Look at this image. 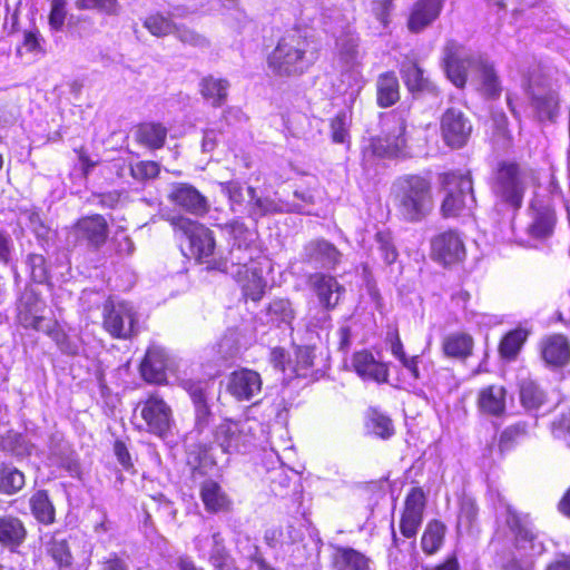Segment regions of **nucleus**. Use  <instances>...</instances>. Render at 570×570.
<instances>
[{
    "label": "nucleus",
    "mask_w": 570,
    "mask_h": 570,
    "mask_svg": "<svg viewBox=\"0 0 570 570\" xmlns=\"http://www.w3.org/2000/svg\"><path fill=\"white\" fill-rule=\"evenodd\" d=\"M316 60V50L307 28H292L277 41L267 57L269 70L278 77H297L306 72Z\"/></svg>",
    "instance_id": "1"
},
{
    "label": "nucleus",
    "mask_w": 570,
    "mask_h": 570,
    "mask_svg": "<svg viewBox=\"0 0 570 570\" xmlns=\"http://www.w3.org/2000/svg\"><path fill=\"white\" fill-rule=\"evenodd\" d=\"M443 62L448 78L458 88L464 87L469 73H475L489 98L500 96L499 78L493 66L482 55L470 53L462 45L451 39L443 48Z\"/></svg>",
    "instance_id": "2"
},
{
    "label": "nucleus",
    "mask_w": 570,
    "mask_h": 570,
    "mask_svg": "<svg viewBox=\"0 0 570 570\" xmlns=\"http://www.w3.org/2000/svg\"><path fill=\"white\" fill-rule=\"evenodd\" d=\"M505 523L514 534V547L525 559L512 558L504 570H532V559L546 551L541 533L528 513H520L512 508L507 509Z\"/></svg>",
    "instance_id": "3"
},
{
    "label": "nucleus",
    "mask_w": 570,
    "mask_h": 570,
    "mask_svg": "<svg viewBox=\"0 0 570 570\" xmlns=\"http://www.w3.org/2000/svg\"><path fill=\"white\" fill-rule=\"evenodd\" d=\"M227 230L232 238L228 261L230 267L228 272L235 278H242L243 274L248 276L250 267H262V261L265 259L257 245V235L253 227L235 219L227 224Z\"/></svg>",
    "instance_id": "4"
},
{
    "label": "nucleus",
    "mask_w": 570,
    "mask_h": 570,
    "mask_svg": "<svg viewBox=\"0 0 570 570\" xmlns=\"http://www.w3.org/2000/svg\"><path fill=\"white\" fill-rule=\"evenodd\" d=\"M534 118L540 122H556L560 111V98L549 78L534 69L523 82Z\"/></svg>",
    "instance_id": "5"
},
{
    "label": "nucleus",
    "mask_w": 570,
    "mask_h": 570,
    "mask_svg": "<svg viewBox=\"0 0 570 570\" xmlns=\"http://www.w3.org/2000/svg\"><path fill=\"white\" fill-rule=\"evenodd\" d=\"M499 204L507 210L518 212L523 204L527 191V181L519 165L514 163H500L492 186Z\"/></svg>",
    "instance_id": "6"
},
{
    "label": "nucleus",
    "mask_w": 570,
    "mask_h": 570,
    "mask_svg": "<svg viewBox=\"0 0 570 570\" xmlns=\"http://www.w3.org/2000/svg\"><path fill=\"white\" fill-rule=\"evenodd\" d=\"M448 194L441 205V214L472 213L475 207L472 179L469 171H453L444 177Z\"/></svg>",
    "instance_id": "7"
},
{
    "label": "nucleus",
    "mask_w": 570,
    "mask_h": 570,
    "mask_svg": "<svg viewBox=\"0 0 570 570\" xmlns=\"http://www.w3.org/2000/svg\"><path fill=\"white\" fill-rule=\"evenodd\" d=\"M104 328L115 338H128L138 331V317L130 302L109 298L104 304Z\"/></svg>",
    "instance_id": "8"
},
{
    "label": "nucleus",
    "mask_w": 570,
    "mask_h": 570,
    "mask_svg": "<svg viewBox=\"0 0 570 570\" xmlns=\"http://www.w3.org/2000/svg\"><path fill=\"white\" fill-rule=\"evenodd\" d=\"M214 440L223 453L232 454L249 451L256 438L250 422L227 421L216 428Z\"/></svg>",
    "instance_id": "9"
},
{
    "label": "nucleus",
    "mask_w": 570,
    "mask_h": 570,
    "mask_svg": "<svg viewBox=\"0 0 570 570\" xmlns=\"http://www.w3.org/2000/svg\"><path fill=\"white\" fill-rule=\"evenodd\" d=\"M169 218L174 229L181 232L187 237L190 252L196 259H207L214 254L216 243L209 228L188 216H169Z\"/></svg>",
    "instance_id": "10"
},
{
    "label": "nucleus",
    "mask_w": 570,
    "mask_h": 570,
    "mask_svg": "<svg viewBox=\"0 0 570 570\" xmlns=\"http://www.w3.org/2000/svg\"><path fill=\"white\" fill-rule=\"evenodd\" d=\"M400 204L409 214H429L434 206L430 181L416 175L403 178Z\"/></svg>",
    "instance_id": "11"
},
{
    "label": "nucleus",
    "mask_w": 570,
    "mask_h": 570,
    "mask_svg": "<svg viewBox=\"0 0 570 570\" xmlns=\"http://www.w3.org/2000/svg\"><path fill=\"white\" fill-rule=\"evenodd\" d=\"M140 406L147 431L161 439L167 438L174 425L170 406L157 395H150Z\"/></svg>",
    "instance_id": "12"
},
{
    "label": "nucleus",
    "mask_w": 570,
    "mask_h": 570,
    "mask_svg": "<svg viewBox=\"0 0 570 570\" xmlns=\"http://www.w3.org/2000/svg\"><path fill=\"white\" fill-rule=\"evenodd\" d=\"M470 118L459 108H448L441 118V134L444 142L454 149L464 147L472 134Z\"/></svg>",
    "instance_id": "13"
},
{
    "label": "nucleus",
    "mask_w": 570,
    "mask_h": 570,
    "mask_svg": "<svg viewBox=\"0 0 570 570\" xmlns=\"http://www.w3.org/2000/svg\"><path fill=\"white\" fill-rule=\"evenodd\" d=\"M167 199L175 208L188 214H207L210 209L207 197L189 183L169 184Z\"/></svg>",
    "instance_id": "14"
},
{
    "label": "nucleus",
    "mask_w": 570,
    "mask_h": 570,
    "mask_svg": "<svg viewBox=\"0 0 570 570\" xmlns=\"http://www.w3.org/2000/svg\"><path fill=\"white\" fill-rule=\"evenodd\" d=\"M212 380H184L183 387L189 394L195 410V429L202 433L209 426L213 413L208 404L209 394L213 390Z\"/></svg>",
    "instance_id": "15"
},
{
    "label": "nucleus",
    "mask_w": 570,
    "mask_h": 570,
    "mask_svg": "<svg viewBox=\"0 0 570 570\" xmlns=\"http://www.w3.org/2000/svg\"><path fill=\"white\" fill-rule=\"evenodd\" d=\"M263 380L254 370L233 371L226 382V391L238 402L252 401L262 392Z\"/></svg>",
    "instance_id": "16"
},
{
    "label": "nucleus",
    "mask_w": 570,
    "mask_h": 570,
    "mask_svg": "<svg viewBox=\"0 0 570 570\" xmlns=\"http://www.w3.org/2000/svg\"><path fill=\"white\" fill-rule=\"evenodd\" d=\"M342 256L334 244L323 238L308 242L302 252V261L314 268L335 269Z\"/></svg>",
    "instance_id": "17"
},
{
    "label": "nucleus",
    "mask_w": 570,
    "mask_h": 570,
    "mask_svg": "<svg viewBox=\"0 0 570 570\" xmlns=\"http://www.w3.org/2000/svg\"><path fill=\"white\" fill-rule=\"evenodd\" d=\"M307 285L326 311L334 309L345 293L344 286L336 277L321 272L309 274Z\"/></svg>",
    "instance_id": "18"
},
{
    "label": "nucleus",
    "mask_w": 570,
    "mask_h": 570,
    "mask_svg": "<svg viewBox=\"0 0 570 570\" xmlns=\"http://www.w3.org/2000/svg\"><path fill=\"white\" fill-rule=\"evenodd\" d=\"M540 357L550 370L562 368L570 362V342L562 334H552L541 338Z\"/></svg>",
    "instance_id": "19"
},
{
    "label": "nucleus",
    "mask_w": 570,
    "mask_h": 570,
    "mask_svg": "<svg viewBox=\"0 0 570 570\" xmlns=\"http://www.w3.org/2000/svg\"><path fill=\"white\" fill-rule=\"evenodd\" d=\"M424 505V492L420 488H413L405 499V508L400 522L403 537L407 539L415 538L423 521Z\"/></svg>",
    "instance_id": "20"
},
{
    "label": "nucleus",
    "mask_w": 570,
    "mask_h": 570,
    "mask_svg": "<svg viewBox=\"0 0 570 570\" xmlns=\"http://www.w3.org/2000/svg\"><path fill=\"white\" fill-rule=\"evenodd\" d=\"M432 257L434 261L451 265L465 257V248L460 236L454 232H446L432 240Z\"/></svg>",
    "instance_id": "21"
},
{
    "label": "nucleus",
    "mask_w": 570,
    "mask_h": 570,
    "mask_svg": "<svg viewBox=\"0 0 570 570\" xmlns=\"http://www.w3.org/2000/svg\"><path fill=\"white\" fill-rule=\"evenodd\" d=\"M49 460L66 470L71 476H79L80 463L77 453L59 432L52 433L48 443Z\"/></svg>",
    "instance_id": "22"
},
{
    "label": "nucleus",
    "mask_w": 570,
    "mask_h": 570,
    "mask_svg": "<svg viewBox=\"0 0 570 570\" xmlns=\"http://www.w3.org/2000/svg\"><path fill=\"white\" fill-rule=\"evenodd\" d=\"M446 0H416L409 19L407 28L413 33H420L430 27L441 14Z\"/></svg>",
    "instance_id": "23"
},
{
    "label": "nucleus",
    "mask_w": 570,
    "mask_h": 570,
    "mask_svg": "<svg viewBox=\"0 0 570 570\" xmlns=\"http://www.w3.org/2000/svg\"><path fill=\"white\" fill-rule=\"evenodd\" d=\"M45 303L33 291H24L17 305L19 323L26 328L39 330Z\"/></svg>",
    "instance_id": "24"
},
{
    "label": "nucleus",
    "mask_w": 570,
    "mask_h": 570,
    "mask_svg": "<svg viewBox=\"0 0 570 570\" xmlns=\"http://www.w3.org/2000/svg\"><path fill=\"white\" fill-rule=\"evenodd\" d=\"M352 364L355 372L362 379L372 380L377 383L387 382V365L385 363L376 361L372 353L367 351L356 352L353 355Z\"/></svg>",
    "instance_id": "25"
},
{
    "label": "nucleus",
    "mask_w": 570,
    "mask_h": 570,
    "mask_svg": "<svg viewBox=\"0 0 570 570\" xmlns=\"http://www.w3.org/2000/svg\"><path fill=\"white\" fill-rule=\"evenodd\" d=\"M167 356L159 346H150L140 364L142 377L149 383L160 384L166 381Z\"/></svg>",
    "instance_id": "26"
},
{
    "label": "nucleus",
    "mask_w": 570,
    "mask_h": 570,
    "mask_svg": "<svg viewBox=\"0 0 570 570\" xmlns=\"http://www.w3.org/2000/svg\"><path fill=\"white\" fill-rule=\"evenodd\" d=\"M27 538L23 521L13 514L0 515V546L14 551Z\"/></svg>",
    "instance_id": "27"
},
{
    "label": "nucleus",
    "mask_w": 570,
    "mask_h": 570,
    "mask_svg": "<svg viewBox=\"0 0 570 570\" xmlns=\"http://www.w3.org/2000/svg\"><path fill=\"white\" fill-rule=\"evenodd\" d=\"M108 225L104 216H82L77 223V235L99 247L107 239Z\"/></svg>",
    "instance_id": "28"
},
{
    "label": "nucleus",
    "mask_w": 570,
    "mask_h": 570,
    "mask_svg": "<svg viewBox=\"0 0 570 570\" xmlns=\"http://www.w3.org/2000/svg\"><path fill=\"white\" fill-rule=\"evenodd\" d=\"M528 220L518 223L513 218L511 226L513 229H523L528 239L520 238L522 243H528L530 239H543L549 237L554 228V216H527Z\"/></svg>",
    "instance_id": "29"
},
{
    "label": "nucleus",
    "mask_w": 570,
    "mask_h": 570,
    "mask_svg": "<svg viewBox=\"0 0 570 570\" xmlns=\"http://www.w3.org/2000/svg\"><path fill=\"white\" fill-rule=\"evenodd\" d=\"M400 72L405 86L411 92L432 91L434 86L424 76V70L413 59L406 58L402 61Z\"/></svg>",
    "instance_id": "30"
},
{
    "label": "nucleus",
    "mask_w": 570,
    "mask_h": 570,
    "mask_svg": "<svg viewBox=\"0 0 570 570\" xmlns=\"http://www.w3.org/2000/svg\"><path fill=\"white\" fill-rule=\"evenodd\" d=\"M507 391L500 385H490L479 393L478 404L482 412L499 416L505 411Z\"/></svg>",
    "instance_id": "31"
},
{
    "label": "nucleus",
    "mask_w": 570,
    "mask_h": 570,
    "mask_svg": "<svg viewBox=\"0 0 570 570\" xmlns=\"http://www.w3.org/2000/svg\"><path fill=\"white\" fill-rule=\"evenodd\" d=\"M295 309L288 298H274L266 307L267 323L277 327L292 328L293 321L295 320Z\"/></svg>",
    "instance_id": "32"
},
{
    "label": "nucleus",
    "mask_w": 570,
    "mask_h": 570,
    "mask_svg": "<svg viewBox=\"0 0 570 570\" xmlns=\"http://www.w3.org/2000/svg\"><path fill=\"white\" fill-rule=\"evenodd\" d=\"M376 100L381 108H387L400 100V83L394 72L381 73L376 80Z\"/></svg>",
    "instance_id": "33"
},
{
    "label": "nucleus",
    "mask_w": 570,
    "mask_h": 570,
    "mask_svg": "<svg viewBox=\"0 0 570 570\" xmlns=\"http://www.w3.org/2000/svg\"><path fill=\"white\" fill-rule=\"evenodd\" d=\"M228 89V80L212 75L204 77L199 82L203 98L209 101L213 107H220L226 102Z\"/></svg>",
    "instance_id": "34"
},
{
    "label": "nucleus",
    "mask_w": 570,
    "mask_h": 570,
    "mask_svg": "<svg viewBox=\"0 0 570 570\" xmlns=\"http://www.w3.org/2000/svg\"><path fill=\"white\" fill-rule=\"evenodd\" d=\"M200 497L206 510L209 512L226 511L230 507L228 495L222 487L213 480H206L202 484Z\"/></svg>",
    "instance_id": "35"
},
{
    "label": "nucleus",
    "mask_w": 570,
    "mask_h": 570,
    "mask_svg": "<svg viewBox=\"0 0 570 570\" xmlns=\"http://www.w3.org/2000/svg\"><path fill=\"white\" fill-rule=\"evenodd\" d=\"M403 145L404 139L401 136L373 137L363 154L365 158L370 155L379 158H392L399 155Z\"/></svg>",
    "instance_id": "36"
},
{
    "label": "nucleus",
    "mask_w": 570,
    "mask_h": 570,
    "mask_svg": "<svg viewBox=\"0 0 570 570\" xmlns=\"http://www.w3.org/2000/svg\"><path fill=\"white\" fill-rule=\"evenodd\" d=\"M473 338L466 333H451L444 337L442 350L448 357L464 360L471 355Z\"/></svg>",
    "instance_id": "37"
},
{
    "label": "nucleus",
    "mask_w": 570,
    "mask_h": 570,
    "mask_svg": "<svg viewBox=\"0 0 570 570\" xmlns=\"http://www.w3.org/2000/svg\"><path fill=\"white\" fill-rule=\"evenodd\" d=\"M168 129L160 122H142L137 127L136 137L139 144L159 149L166 141Z\"/></svg>",
    "instance_id": "38"
},
{
    "label": "nucleus",
    "mask_w": 570,
    "mask_h": 570,
    "mask_svg": "<svg viewBox=\"0 0 570 570\" xmlns=\"http://www.w3.org/2000/svg\"><path fill=\"white\" fill-rule=\"evenodd\" d=\"M0 449L16 458H27L33 452L35 444L24 434L10 430L1 436Z\"/></svg>",
    "instance_id": "39"
},
{
    "label": "nucleus",
    "mask_w": 570,
    "mask_h": 570,
    "mask_svg": "<svg viewBox=\"0 0 570 570\" xmlns=\"http://www.w3.org/2000/svg\"><path fill=\"white\" fill-rule=\"evenodd\" d=\"M29 505L35 519L42 524L55 522L56 510L46 490H37L29 499Z\"/></svg>",
    "instance_id": "40"
},
{
    "label": "nucleus",
    "mask_w": 570,
    "mask_h": 570,
    "mask_svg": "<svg viewBox=\"0 0 570 570\" xmlns=\"http://www.w3.org/2000/svg\"><path fill=\"white\" fill-rule=\"evenodd\" d=\"M26 476L22 471L10 463L0 464V493L14 495L23 489Z\"/></svg>",
    "instance_id": "41"
},
{
    "label": "nucleus",
    "mask_w": 570,
    "mask_h": 570,
    "mask_svg": "<svg viewBox=\"0 0 570 570\" xmlns=\"http://www.w3.org/2000/svg\"><path fill=\"white\" fill-rule=\"evenodd\" d=\"M528 338V332L523 328H515L508 332L501 340L499 345L500 356L512 362L519 355L522 346Z\"/></svg>",
    "instance_id": "42"
},
{
    "label": "nucleus",
    "mask_w": 570,
    "mask_h": 570,
    "mask_svg": "<svg viewBox=\"0 0 570 570\" xmlns=\"http://www.w3.org/2000/svg\"><path fill=\"white\" fill-rule=\"evenodd\" d=\"M335 570H370L368 559L352 548H338L334 558Z\"/></svg>",
    "instance_id": "43"
},
{
    "label": "nucleus",
    "mask_w": 570,
    "mask_h": 570,
    "mask_svg": "<svg viewBox=\"0 0 570 570\" xmlns=\"http://www.w3.org/2000/svg\"><path fill=\"white\" fill-rule=\"evenodd\" d=\"M237 282L242 283L244 295L252 301H259L264 293L266 287V282L263 277V268L253 266L250 267V272L248 273V276H245L243 274L242 278H236Z\"/></svg>",
    "instance_id": "44"
},
{
    "label": "nucleus",
    "mask_w": 570,
    "mask_h": 570,
    "mask_svg": "<svg viewBox=\"0 0 570 570\" xmlns=\"http://www.w3.org/2000/svg\"><path fill=\"white\" fill-rule=\"evenodd\" d=\"M520 402L528 410H538L546 401V393L532 380H522L519 385Z\"/></svg>",
    "instance_id": "45"
},
{
    "label": "nucleus",
    "mask_w": 570,
    "mask_h": 570,
    "mask_svg": "<svg viewBox=\"0 0 570 570\" xmlns=\"http://www.w3.org/2000/svg\"><path fill=\"white\" fill-rule=\"evenodd\" d=\"M443 538L444 525L436 520L429 522L421 539L422 550L428 554L435 553L441 548Z\"/></svg>",
    "instance_id": "46"
},
{
    "label": "nucleus",
    "mask_w": 570,
    "mask_h": 570,
    "mask_svg": "<svg viewBox=\"0 0 570 570\" xmlns=\"http://www.w3.org/2000/svg\"><path fill=\"white\" fill-rule=\"evenodd\" d=\"M48 552L60 568L69 567L72 562L69 544L61 532H57L51 537L48 542Z\"/></svg>",
    "instance_id": "47"
},
{
    "label": "nucleus",
    "mask_w": 570,
    "mask_h": 570,
    "mask_svg": "<svg viewBox=\"0 0 570 570\" xmlns=\"http://www.w3.org/2000/svg\"><path fill=\"white\" fill-rule=\"evenodd\" d=\"M367 428L376 436L387 440L395 433L392 420L379 410L371 409L368 412Z\"/></svg>",
    "instance_id": "48"
},
{
    "label": "nucleus",
    "mask_w": 570,
    "mask_h": 570,
    "mask_svg": "<svg viewBox=\"0 0 570 570\" xmlns=\"http://www.w3.org/2000/svg\"><path fill=\"white\" fill-rule=\"evenodd\" d=\"M351 112L341 110L331 120V135L336 144H344L350 140Z\"/></svg>",
    "instance_id": "49"
},
{
    "label": "nucleus",
    "mask_w": 570,
    "mask_h": 570,
    "mask_svg": "<svg viewBox=\"0 0 570 570\" xmlns=\"http://www.w3.org/2000/svg\"><path fill=\"white\" fill-rule=\"evenodd\" d=\"M528 434V425L524 422H518L504 429L500 435L499 448L501 452L509 451L514 443L522 440Z\"/></svg>",
    "instance_id": "50"
},
{
    "label": "nucleus",
    "mask_w": 570,
    "mask_h": 570,
    "mask_svg": "<svg viewBox=\"0 0 570 570\" xmlns=\"http://www.w3.org/2000/svg\"><path fill=\"white\" fill-rule=\"evenodd\" d=\"M144 27L156 37H164L175 31L176 24L168 18L157 13L146 18Z\"/></svg>",
    "instance_id": "51"
},
{
    "label": "nucleus",
    "mask_w": 570,
    "mask_h": 570,
    "mask_svg": "<svg viewBox=\"0 0 570 570\" xmlns=\"http://www.w3.org/2000/svg\"><path fill=\"white\" fill-rule=\"evenodd\" d=\"M551 433L556 440L570 448V407L554 417L551 423Z\"/></svg>",
    "instance_id": "52"
},
{
    "label": "nucleus",
    "mask_w": 570,
    "mask_h": 570,
    "mask_svg": "<svg viewBox=\"0 0 570 570\" xmlns=\"http://www.w3.org/2000/svg\"><path fill=\"white\" fill-rule=\"evenodd\" d=\"M75 6L78 10H97L108 16L118 14L120 9L118 0H76Z\"/></svg>",
    "instance_id": "53"
},
{
    "label": "nucleus",
    "mask_w": 570,
    "mask_h": 570,
    "mask_svg": "<svg viewBox=\"0 0 570 570\" xmlns=\"http://www.w3.org/2000/svg\"><path fill=\"white\" fill-rule=\"evenodd\" d=\"M132 178L139 181L153 179L158 176L160 167L151 160L138 161L129 167Z\"/></svg>",
    "instance_id": "54"
},
{
    "label": "nucleus",
    "mask_w": 570,
    "mask_h": 570,
    "mask_svg": "<svg viewBox=\"0 0 570 570\" xmlns=\"http://www.w3.org/2000/svg\"><path fill=\"white\" fill-rule=\"evenodd\" d=\"M375 239L379 244V249L384 262L389 265L393 264L397 258V250L392 243L390 233L377 232L375 235Z\"/></svg>",
    "instance_id": "55"
},
{
    "label": "nucleus",
    "mask_w": 570,
    "mask_h": 570,
    "mask_svg": "<svg viewBox=\"0 0 570 570\" xmlns=\"http://www.w3.org/2000/svg\"><path fill=\"white\" fill-rule=\"evenodd\" d=\"M213 547L209 556V560L212 564L222 569L225 566V560L227 557V551L224 546V539L219 532H214L212 534Z\"/></svg>",
    "instance_id": "56"
},
{
    "label": "nucleus",
    "mask_w": 570,
    "mask_h": 570,
    "mask_svg": "<svg viewBox=\"0 0 570 570\" xmlns=\"http://www.w3.org/2000/svg\"><path fill=\"white\" fill-rule=\"evenodd\" d=\"M478 515V507L475 501L471 498L464 497L461 500L459 512V524L470 528L475 521Z\"/></svg>",
    "instance_id": "57"
},
{
    "label": "nucleus",
    "mask_w": 570,
    "mask_h": 570,
    "mask_svg": "<svg viewBox=\"0 0 570 570\" xmlns=\"http://www.w3.org/2000/svg\"><path fill=\"white\" fill-rule=\"evenodd\" d=\"M67 2L66 0H52L51 1V10L49 13V24L50 28L55 31H60L63 28L67 11H66Z\"/></svg>",
    "instance_id": "58"
},
{
    "label": "nucleus",
    "mask_w": 570,
    "mask_h": 570,
    "mask_svg": "<svg viewBox=\"0 0 570 570\" xmlns=\"http://www.w3.org/2000/svg\"><path fill=\"white\" fill-rule=\"evenodd\" d=\"M175 37L181 41L183 43L190 45L193 47H206L207 40L202 35L197 33L196 31L185 27V26H177L174 31Z\"/></svg>",
    "instance_id": "59"
},
{
    "label": "nucleus",
    "mask_w": 570,
    "mask_h": 570,
    "mask_svg": "<svg viewBox=\"0 0 570 570\" xmlns=\"http://www.w3.org/2000/svg\"><path fill=\"white\" fill-rule=\"evenodd\" d=\"M222 193L227 196L230 203V209L236 212V205H240L244 200V190L243 187L236 181H226L220 183Z\"/></svg>",
    "instance_id": "60"
},
{
    "label": "nucleus",
    "mask_w": 570,
    "mask_h": 570,
    "mask_svg": "<svg viewBox=\"0 0 570 570\" xmlns=\"http://www.w3.org/2000/svg\"><path fill=\"white\" fill-rule=\"evenodd\" d=\"M31 277L35 282L42 284L48 279L46 259L42 255L32 254L28 257Z\"/></svg>",
    "instance_id": "61"
},
{
    "label": "nucleus",
    "mask_w": 570,
    "mask_h": 570,
    "mask_svg": "<svg viewBox=\"0 0 570 570\" xmlns=\"http://www.w3.org/2000/svg\"><path fill=\"white\" fill-rule=\"evenodd\" d=\"M52 337L59 350L67 355L75 356L79 354V343L62 331H55Z\"/></svg>",
    "instance_id": "62"
},
{
    "label": "nucleus",
    "mask_w": 570,
    "mask_h": 570,
    "mask_svg": "<svg viewBox=\"0 0 570 570\" xmlns=\"http://www.w3.org/2000/svg\"><path fill=\"white\" fill-rule=\"evenodd\" d=\"M394 0H372L371 11L374 17L386 27L390 22V14L394 8Z\"/></svg>",
    "instance_id": "63"
},
{
    "label": "nucleus",
    "mask_w": 570,
    "mask_h": 570,
    "mask_svg": "<svg viewBox=\"0 0 570 570\" xmlns=\"http://www.w3.org/2000/svg\"><path fill=\"white\" fill-rule=\"evenodd\" d=\"M99 570H130V566L127 558L111 552L100 561Z\"/></svg>",
    "instance_id": "64"
}]
</instances>
